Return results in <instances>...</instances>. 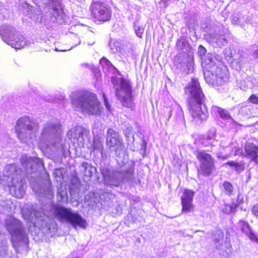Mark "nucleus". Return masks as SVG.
<instances>
[{
	"label": "nucleus",
	"mask_w": 258,
	"mask_h": 258,
	"mask_svg": "<svg viewBox=\"0 0 258 258\" xmlns=\"http://www.w3.org/2000/svg\"><path fill=\"white\" fill-rule=\"evenodd\" d=\"M43 210L42 212L36 211L33 207L23 208L22 214L25 220L39 229L48 226L51 221L46 213L61 223L70 224L75 229L77 227L85 229L87 225L86 220L77 212L71 208L52 204L50 201L44 206Z\"/></svg>",
	"instance_id": "f257e3e1"
},
{
	"label": "nucleus",
	"mask_w": 258,
	"mask_h": 258,
	"mask_svg": "<svg viewBox=\"0 0 258 258\" xmlns=\"http://www.w3.org/2000/svg\"><path fill=\"white\" fill-rule=\"evenodd\" d=\"M39 144L42 148L52 146L58 154L64 157L70 154L69 144L66 141L62 142L60 124L57 121H50L44 125L39 138Z\"/></svg>",
	"instance_id": "f03ea898"
},
{
	"label": "nucleus",
	"mask_w": 258,
	"mask_h": 258,
	"mask_svg": "<svg viewBox=\"0 0 258 258\" xmlns=\"http://www.w3.org/2000/svg\"><path fill=\"white\" fill-rule=\"evenodd\" d=\"M185 92L189 94L188 107L190 114L196 120H204L208 116L205 106L202 107L204 96L197 79H192Z\"/></svg>",
	"instance_id": "7ed1b4c3"
},
{
	"label": "nucleus",
	"mask_w": 258,
	"mask_h": 258,
	"mask_svg": "<svg viewBox=\"0 0 258 258\" xmlns=\"http://www.w3.org/2000/svg\"><path fill=\"white\" fill-rule=\"evenodd\" d=\"M73 107L77 110L89 115H99L102 107L96 95L90 92H74L71 95Z\"/></svg>",
	"instance_id": "20e7f679"
},
{
	"label": "nucleus",
	"mask_w": 258,
	"mask_h": 258,
	"mask_svg": "<svg viewBox=\"0 0 258 258\" xmlns=\"http://www.w3.org/2000/svg\"><path fill=\"white\" fill-rule=\"evenodd\" d=\"M206 61L210 69L204 73L206 82L213 87L223 85L228 78L226 67L215 56L209 58Z\"/></svg>",
	"instance_id": "39448f33"
},
{
	"label": "nucleus",
	"mask_w": 258,
	"mask_h": 258,
	"mask_svg": "<svg viewBox=\"0 0 258 258\" xmlns=\"http://www.w3.org/2000/svg\"><path fill=\"white\" fill-rule=\"evenodd\" d=\"M6 225L16 251L20 252L22 250H26L29 239L21 222L13 217H10L6 220Z\"/></svg>",
	"instance_id": "423d86ee"
},
{
	"label": "nucleus",
	"mask_w": 258,
	"mask_h": 258,
	"mask_svg": "<svg viewBox=\"0 0 258 258\" xmlns=\"http://www.w3.org/2000/svg\"><path fill=\"white\" fill-rule=\"evenodd\" d=\"M16 132L20 141L28 145L33 144L35 139V133L38 130V124L25 116L20 118L16 126Z\"/></svg>",
	"instance_id": "0eeeda50"
},
{
	"label": "nucleus",
	"mask_w": 258,
	"mask_h": 258,
	"mask_svg": "<svg viewBox=\"0 0 258 258\" xmlns=\"http://www.w3.org/2000/svg\"><path fill=\"white\" fill-rule=\"evenodd\" d=\"M8 170L9 173L1 177L0 183L10 187V192L14 197L17 198H22L24 195L23 183L16 171L15 166L9 165Z\"/></svg>",
	"instance_id": "6e6552de"
},
{
	"label": "nucleus",
	"mask_w": 258,
	"mask_h": 258,
	"mask_svg": "<svg viewBox=\"0 0 258 258\" xmlns=\"http://www.w3.org/2000/svg\"><path fill=\"white\" fill-rule=\"evenodd\" d=\"M0 35L3 41L15 49H22L28 45L29 41L25 40L13 26L4 25L0 28Z\"/></svg>",
	"instance_id": "1a4fd4ad"
},
{
	"label": "nucleus",
	"mask_w": 258,
	"mask_h": 258,
	"mask_svg": "<svg viewBox=\"0 0 258 258\" xmlns=\"http://www.w3.org/2000/svg\"><path fill=\"white\" fill-rule=\"evenodd\" d=\"M134 173L132 166H126L120 171H113L108 169L101 170L105 184L110 187L118 186L123 179H130Z\"/></svg>",
	"instance_id": "9d476101"
},
{
	"label": "nucleus",
	"mask_w": 258,
	"mask_h": 258,
	"mask_svg": "<svg viewBox=\"0 0 258 258\" xmlns=\"http://www.w3.org/2000/svg\"><path fill=\"white\" fill-rule=\"evenodd\" d=\"M119 83V87L116 88V96L123 106L132 108L133 102L132 97L131 87L130 82L122 78L117 81Z\"/></svg>",
	"instance_id": "9b49d317"
},
{
	"label": "nucleus",
	"mask_w": 258,
	"mask_h": 258,
	"mask_svg": "<svg viewBox=\"0 0 258 258\" xmlns=\"http://www.w3.org/2000/svg\"><path fill=\"white\" fill-rule=\"evenodd\" d=\"M197 157L200 162L199 173L204 176H209L215 169V160L211 155L205 151H198Z\"/></svg>",
	"instance_id": "f8f14e48"
},
{
	"label": "nucleus",
	"mask_w": 258,
	"mask_h": 258,
	"mask_svg": "<svg viewBox=\"0 0 258 258\" xmlns=\"http://www.w3.org/2000/svg\"><path fill=\"white\" fill-rule=\"evenodd\" d=\"M91 13L94 18L99 22H105L111 17L110 9L103 3L96 2L91 6Z\"/></svg>",
	"instance_id": "ddd939ff"
},
{
	"label": "nucleus",
	"mask_w": 258,
	"mask_h": 258,
	"mask_svg": "<svg viewBox=\"0 0 258 258\" xmlns=\"http://www.w3.org/2000/svg\"><path fill=\"white\" fill-rule=\"evenodd\" d=\"M106 145L111 151L115 152L116 155H120L123 146L119 135L113 130L109 128L107 132Z\"/></svg>",
	"instance_id": "4468645a"
},
{
	"label": "nucleus",
	"mask_w": 258,
	"mask_h": 258,
	"mask_svg": "<svg viewBox=\"0 0 258 258\" xmlns=\"http://www.w3.org/2000/svg\"><path fill=\"white\" fill-rule=\"evenodd\" d=\"M89 134V131L82 126H78L73 128L68 132V138L74 144H77L79 147L83 146L85 138Z\"/></svg>",
	"instance_id": "2eb2a0df"
},
{
	"label": "nucleus",
	"mask_w": 258,
	"mask_h": 258,
	"mask_svg": "<svg viewBox=\"0 0 258 258\" xmlns=\"http://www.w3.org/2000/svg\"><path fill=\"white\" fill-rule=\"evenodd\" d=\"M49 7H51L50 14L52 21L59 24L65 22V15L60 6L59 0H48Z\"/></svg>",
	"instance_id": "dca6fc26"
},
{
	"label": "nucleus",
	"mask_w": 258,
	"mask_h": 258,
	"mask_svg": "<svg viewBox=\"0 0 258 258\" xmlns=\"http://www.w3.org/2000/svg\"><path fill=\"white\" fill-rule=\"evenodd\" d=\"M24 14L36 22L41 21L42 14L41 11L37 8H34L28 3L23 5Z\"/></svg>",
	"instance_id": "f3484780"
},
{
	"label": "nucleus",
	"mask_w": 258,
	"mask_h": 258,
	"mask_svg": "<svg viewBox=\"0 0 258 258\" xmlns=\"http://www.w3.org/2000/svg\"><path fill=\"white\" fill-rule=\"evenodd\" d=\"M194 194V192L191 190L186 189L184 190L181 197L182 212H189L192 210L193 205L192 202Z\"/></svg>",
	"instance_id": "a211bd4d"
},
{
	"label": "nucleus",
	"mask_w": 258,
	"mask_h": 258,
	"mask_svg": "<svg viewBox=\"0 0 258 258\" xmlns=\"http://www.w3.org/2000/svg\"><path fill=\"white\" fill-rule=\"evenodd\" d=\"M32 188L33 190L39 195L41 198H46L50 201L53 198V192L50 185L44 189H38L37 186L33 185Z\"/></svg>",
	"instance_id": "6ab92c4d"
},
{
	"label": "nucleus",
	"mask_w": 258,
	"mask_h": 258,
	"mask_svg": "<svg viewBox=\"0 0 258 258\" xmlns=\"http://www.w3.org/2000/svg\"><path fill=\"white\" fill-rule=\"evenodd\" d=\"M244 150L247 156L251 158L253 160L255 161L258 158V147L252 143H247Z\"/></svg>",
	"instance_id": "aec40b11"
},
{
	"label": "nucleus",
	"mask_w": 258,
	"mask_h": 258,
	"mask_svg": "<svg viewBox=\"0 0 258 258\" xmlns=\"http://www.w3.org/2000/svg\"><path fill=\"white\" fill-rule=\"evenodd\" d=\"M238 224L241 227L242 231L245 233L251 240L258 242V238L251 231L250 226L247 223L244 221H240Z\"/></svg>",
	"instance_id": "412c9836"
},
{
	"label": "nucleus",
	"mask_w": 258,
	"mask_h": 258,
	"mask_svg": "<svg viewBox=\"0 0 258 258\" xmlns=\"http://www.w3.org/2000/svg\"><path fill=\"white\" fill-rule=\"evenodd\" d=\"M21 161L22 165L26 169L28 168H32V164L33 163L38 164L40 162V159L37 158H31L27 156H22Z\"/></svg>",
	"instance_id": "4be33fe9"
},
{
	"label": "nucleus",
	"mask_w": 258,
	"mask_h": 258,
	"mask_svg": "<svg viewBox=\"0 0 258 258\" xmlns=\"http://www.w3.org/2000/svg\"><path fill=\"white\" fill-rule=\"evenodd\" d=\"M212 112L215 114H218L223 119H227L230 118L228 111L217 106H213L212 107Z\"/></svg>",
	"instance_id": "5701e85b"
},
{
	"label": "nucleus",
	"mask_w": 258,
	"mask_h": 258,
	"mask_svg": "<svg viewBox=\"0 0 258 258\" xmlns=\"http://www.w3.org/2000/svg\"><path fill=\"white\" fill-rule=\"evenodd\" d=\"M209 41L211 42L216 43L220 46L224 45L226 43L225 38L222 35L217 34L210 36Z\"/></svg>",
	"instance_id": "b1692460"
},
{
	"label": "nucleus",
	"mask_w": 258,
	"mask_h": 258,
	"mask_svg": "<svg viewBox=\"0 0 258 258\" xmlns=\"http://www.w3.org/2000/svg\"><path fill=\"white\" fill-rule=\"evenodd\" d=\"M238 206V205L235 203H233L231 205H225L224 208L222 209V211L226 214L234 213Z\"/></svg>",
	"instance_id": "393cba45"
},
{
	"label": "nucleus",
	"mask_w": 258,
	"mask_h": 258,
	"mask_svg": "<svg viewBox=\"0 0 258 258\" xmlns=\"http://www.w3.org/2000/svg\"><path fill=\"white\" fill-rule=\"evenodd\" d=\"M134 29L136 35L140 38H142L145 30L144 27L141 25L139 22H136L134 24Z\"/></svg>",
	"instance_id": "a878e982"
},
{
	"label": "nucleus",
	"mask_w": 258,
	"mask_h": 258,
	"mask_svg": "<svg viewBox=\"0 0 258 258\" xmlns=\"http://www.w3.org/2000/svg\"><path fill=\"white\" fill-rule=\"evenodd\" d=\"M253 87V83L250 79L243 80L241 82L240 88L243 90L245 91L248 89L252 88Z\"/></svg>",
	"instance_id": "bb28decb"
},
{
	"label": "nucleus",
	"mask_w": 258,
	"mask_h": 258,
	"mask_svg": "<svg viewBox=\"0 0 258 258\" xmlns=\"http://www.w3.org/2000/svg\"><path fill=\"white\" fill-rule=\"evenodd\" d=\"M65 169L64 168H58L56 169L54 172L53 175L55 177L60 178H63V176L65 173Z\"/></svg>",
	"instance_id": "cd10ccee"
},
{
	"label": "nucleus",
	"mask_w": 258,
	"mask_h": 258,
	"mask_svg": "<svg viewBox=\"0 0 258 258\" xmlns=\"http://www.w3.org/2000/svg\"><path fill=\"white\" fill-rule=\"evenodd\" d=\"M223 187L226 194L229 196L231 195L233 191V186L229 182H225L223 183Z\"/></svg>",
	"instance_id": "c85d7f7f"
},
{
	"label": "nucleus",
	"mask_w": 258,
	"mask_h": 258,
	"mask_svg": "<svg viewBox=\"0 0 258 258\" xmlns=\"http://www.w3.org/2000/svg\"><path fill=\"white\" fill-rule=\"evenodd\" d=\"M93 149L94 150L102 152L103 149L102 143L99 140H95L93 143Z\"/></svg>",
	"instance_id": "c756f323"
},
{
	"label": "nucleus",
	"mask_w": 258,
	"mask_h": 258,
	"mask_svg": "<svg viewBox=\"0 0 258 258\" xmlns=\"http://www.w3.org/2000/svg\"><path fill=\"white\" fill-rule=\"evenodd\" d=\"M100 63L102 65H106L107 67H109L110 66H112L111 62L107 59L106 58H102L100 60Z\"/></svg>",
	"instance_id": "7c9ffc66"
},
{
	"label": "nucleus",
	"mask_w": 258,
	"mask_h": 258,
	"mask_svg": "<svg viewBox=\"0 0 258 258\" xmlns=\"http://www.w3.org/2000/svg\"><path fill=\"white\" fill-rule=\"evenodd\" d=\"M249 101L252 103L258 104V97L255 95H252L249 98Z\"/></svg>",
	"instance_id": "2f4dec72"
},
{
	"label": "nucleus",
	"mask_w": 258,
	"mask_h": 258,
	"mask_svg": "<svg viewBox=\"0 0 258 258\" xmlns=\"http://www.w3.org/2000/svg\"><path fill=\"white\" fill-rule=\"evenodd\" d=\"M226 165H228L230 167H234L236 170L238 169V167H240L239 164L235 162L234 161L228 162L226 163Z\"/></svg>",
	"instance_id": "473e14b6"
},
{
	"label": "nucleus",
	"mask_w": 258,
	"mask_h": 258,
	"mask_svg": "<svg viewBox=\"0 0 258 258\" xmlns=\"http://www.w3.org/2000/svg\"><path fill=\"white\" fill-rule=\"evenodd\" d=\"M1 14L3 15V17L7 19L10 17V12L6 9L1 10Z\"/></svg>",
	"instance_id": "72a5a7b5"
},
{
	"label": "nucleus",
	"mask_w": 258,
	"mask_h": 258,
	"mask_svg": "<svg viewBox=\"0 0 258 258\" xmlns=\"http://www.w3.org/2000/svg\"><path fill=\"white\" fill-rule=\"evenodd\" d=\"M198 52L199 55L202 56L206 52V48L202 45H200L198 48Z\"/></svg>",
	"instance_id": "f704fd0d"
},
{
	"label": "nucleus",
	"mask_w": 258,
	"mask_h": 258,
	"mask_svg": "<svg viewBox=\"0 0 258 258\" xmlns=\"http://www.w3.org/2000/svg\"><path fill=\"white\" fill-rule=\"evenodd\" d=\"M103 99H104V103H105V105L106 106V109L110 111V105L109 104L108 102V101H107V98L106 97V96L104 94H103Z\"/></svg>",
	"instance_id": "c9c22d12"
},
{
	"label": "nucleus",
	"mask_w": 258,
	"mask_h": 258,
	"mask_svg": "<svg viewBox=\"0 0 258 258\" xmlns=\"http://www.w3.org/2000/svg\"><path fill=\"white\" fill-rule=\"evenodd\" d=\"M252 213L258 218V205L254 206L252 209Z\"/></svg>",
	"instance_id": "e433bc0d"
},
{
	"label": "nucleus",
	"mask_w": 258,
	"mask_h": 258,
	"mask_svg": "<svg viewBox=\"0 0 258 258\" xmlns=\"http://www.w3.org/2000/svg\"><path fill=\"white\" fill-rule=\"evenodd\" d=\"M58 195H59L60 196V201H62L63 200V197H65V196L66 195V192H63V191H62V192H59V191H58V193H57Z\"/></svg>",
	"instance_id": "4c0bfd02"
},
{
	"label": "nucleus",
	"mask_w": 258,
	"mask_h": 258,
	"mask_svg": "<svg viewBox=\"0 0 258 258\" xmlns=\"http://www.w3.org/2000/svg\"><path fill=\"white\" fill-rule=\"evenodd\" d=\"M90 195L91 196H93L95 199L93 200L94 202H96L97 201H98V199L96 200V198L97 197L98 194L97 192H91L90 193Z\"/></svg>",
	"instance_id": "58836bf2"
},
{
	"label": "nucleus",
	"mask_w": 258,
	"mask_h": 258,
	"mask_svg": "<svg viewBox=\"0 0 258 258\" xmlns=\"http://www.w3.org/2000/svg\"><path fill=\"white\" fill-rule=\"evenodd\" d=\"M232 23L234 24H240L241 23V21L239 18H238L237 20H236V19H233L232 20Z\"/></svg>",
	"instance_id": "ea45409f"
},
{
	"label": "nucleus",
	"mask_w": 258,
	"mask_h": 258,
	"mask_svg": "<svg viewBox=\"0 0 258 258\" xmlns=\"http://www.w3.org/2000/svg\"><path fill=\"white\" fill-rule=\"evenodd\" d=\"M216 154L217 155V157L218 158L224 159H227L228 158L227 156H222V155H221L220 154H219L218 153H216Z\"/></svg>",
	"instance_id": "a19ab883"
},
{
	"label": "nucleus",
	"mask_w": 258,
	"mask_h": 258,
	"mask_svg": "<svg viewBox=\"0 0 258 258\" xmlns=\"http://www.w3.org/2000/svg\"><path fill=\"white\" fill-rule=\"evenodd\" d=\"M223 233H221V235L220 236V238H219L218 240L217 239H216V242H221V243L223 242Z\"/></svg>",
	"instance_id": "79ce46f5"
},
{
	"label": "nucleus",
	"mask_w": 258,
	"mask_h": 258,
	"mask_svg": "<svg viewBox=\"0 0 258 258\" xmlns=\"http://www.w3.org/2000/svg\"><path fill=\"white\" fill-rule=\"evenodd\" d=\"M254 54L255 56L257 58H258V49L254 51Z\"/></svg>",
	"instance_id": "37998d69"
},
{
	"label": "nucleus",
	"mask_w": 258,
	"mask_h": 258,
	"mask_svg": "<svg viewBox=\"0 0 258 258\" xmlns=\"http://www.w3.org/2000/svg\"><path fill=\"white\" fill-rule=\"evenodd\" d=\"M230 252V247H228V248L227 249V250H226V253H229V252Z\"/></svg>",
	"instance_id": "c03bdc74"
},
{
	"label": "nucleus",
	"mask_w": 258,
	"mask_h": 258,
	"mask_svg": "<svg viewBox=\"0 0 258 258\" xmlns=\"http://www.w3.org/2000/svg\"><path fill=\"white\" fill-rule=\"evenodd\" d=\"M115 80H116V79H114V78L112 79V83H113V84L114 85H115Z\"/></svg>",
	"instance_id": "a18cd8bd"
},
{
	"label": "nucleus",
	"mask_w": 258,
	"mask_h": 258,
	"mask_svg": "<svg viewBox=\"0 0 258 258\" xmlns=\"http://www.w3.org/2000/svg\"><path fill=\"white\" fill-rule=\"evenodd\" d=\"M229 57H231V58H233H233H234V59H235V58H234V56L232 55V54H231V53H230V55H229Z\"/></svg>",
	"instance_id": "49530a36"
},
{
	"label": "nucleus",
	"mask_w": 258,
	"mask_h": 258,
	"mask_svg": "<svg viewBox=\"0 0 258 258\" xmlns=\"http://www.w3.org/2000/svg\"><path fill=\"white\" fill-rule=\"evenodd\" d=\"M93 43H94V42H92V43H88V44H89V45H92Z\"/></svg>",
	"instance_id": "de8ad7c7"
},
{
	"label": "nucleus",
	"mask_w": 258,
	"mask_h": 258,
	"mask_svg": "<svg viewBox=\"0 0 258 258\" xmlns=\"http://www.w3.org/2000/svg\"><path fill=\"white\" fill-rule=\"evenodd\" d=\"M225 244L227 246L229 245V244L228 243H225Z\"/></svg>",
	"instance_id": "09e8293b"
},
{
	"label": "nucleus",
	"mask_w": 258,
	"mask_h": 258,
	"mask_svg": "<svg viewBox=\"0 0 258 258\" xmlns=\"http://www.w3.org/2000/svg\"><path fill=\"white\" fill-rule=\"evenodd\" d=\"M208 140H212V138H209L208 137Z\"/></svg>",
	"instance_id": "8fccbe9b"
},
{
	"label": "nucleus",
	"mask_w": 258,
	"mask_h": 258,
	"mask_svg": "<svg viewBox=\"0 0 258 258\" xmlns=\"http://www.w3.org/2000/svg\"><path fill=\"white\" fill-rule=\"evenodd\" d=\"M226 51H230V49H228V50H227V49H226Z\"/></svg>",
	"instance_id": "3c124183"
},
{
	"label": "nucleus",
	"mask_w": 258,
	"mask_h": 258,
	"mask_svg": "<svg viewBox=\"0 0 258 258\" xmlns=\"http://www.w3.org/2000/svg\"><path fill=\"white\" fill-rule=\"evenodd\" d=\"M80 42H81V41L79 40V43H78V44H79L80 43Z\"/></svg>",
	"instance_id": "603ef678"
}]
</instances>
